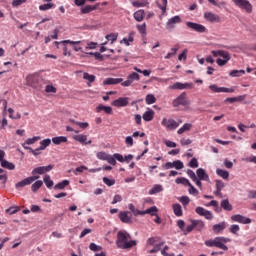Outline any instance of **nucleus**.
<instances>
[{
  "mask_svg": "<svg viewBox=\"0 0 256 256\" xmlns=\"http://www.w3.org/2000/svg\"><path fill=\"white\" fill-rule=\"evenodd\" d=\"M209 89H211L213 93H235V88L219 87L217 84L210 85Z\"/></svg>",
  "mask_w": 256,
  "mask_h": 256,
  "instance_id": "obj_9",
  "label": "nucleus"
},
{
  "mask_svg": "<svg viewBox=\"0 0 256 256\" xmlns=\"http://www.w3.org/2000/svg\"><path fill=\"white\" fill-rule=\"evenodd\" d=\"M96 111L97 113H101V111H104L106 115H113V108H111L110 106H105L103 104L98 105Z\"/></svg>",
  "mask_w": 256,
  "mask_h": 256,
  "instance_id": "obj_22",
  "label": "nucleus"
},
{
  "mask_svg": "<svg viewBox=\"0 0 256 256\" xmlns=\"http://www.w3.org/2000/svg\"><path fill=\"white\" fill-rule=\"evenodd\" d=\"M171 89H179L180 91H183V89H193V83L176 82L172 85Z\"/></svg>",
  "mask_w": 256,
  "mask_h": 256,
  "instance_id": "obj_18",
  "label": "nucleus"
},
{
  "mask_svg": "<svg viewBox=\"0 0 256 256\" xmlns=\"http://www.w3.org/2000/svg\"><path fill=\"white\" fill-rule=\"evenodd\" d=\"M49 145H51V139H49V138L44 139L40 142V149L42 151H45V149H47V147H49Z\"/></svg>",
  "mask_w": 256,
  "mask_h": 256,
  "instance_id": "obj_42",
  "label": "nucleus"
},
{
  "mask_svg": "<svg viewBox=\"0 0 256 256\" xmlns=\"http://www.w3.org/2000/svg\"><path fill=\"white\" fill-rule=\"evenodd\" d=\"M175 182L177 183V185H185V186H188V187H189V185H191V182H189V179L183 178V177L177 178L175 180Z\"/></svg>",
  "mask_w": 256,
  "mask_h": 256,
  "instance_id": "obj_40",
  "label": "nucleus"
},
{
  "mask_svg": "<svg viewBox=\"0 0 256 256\" xmlns=\"http://www.w3.org/2000/svg\"><path fill=\"white\" fill-rule=\"evenodd\" d=\"M26 151H30V153H32V155H34L35 157H37V155H41V149L37 148L35 150H33V148L31 147H25Z\"/></svg>",
  "mask_w": 256,
  "mask_h": 256,
  "instance_id": "obj_52",
  "label": "nucleus"
},
{
  "mask_svg": "<svg viewBox=\"0 0 256 256\" xmlns=\"http://www.w3.org/2000/svg\"><path fill=\"white\" fill-rule=\"evenodd\" d=\"M212 55L213 57H222L225 61H231V54L225 50H213Z\"/></svg>",
  "mask_w": 256,
  "mask_h": 256,
  "instance_id": "obj_16",
  "label": "nucleus"
},
{
  "mask_svg": "<svg viewBox=\"0 0 256 256\" xmlns=\"http://www.w3.org/2000/svg\"><path fill=\"white\" fill-rule=\"evenodd\" d=\"M188 187H189L188 191H189L190 195H194L195 197H197V195H199V190H197V188H195V186L190 184Z\"/></svg>",
  "mask_w": 256,
  "mask_h": 256,
  "instance_id": "obj_54",
  "label": "nucleus"
},
{
  "mask_svg": "<svg viewBox=\"0 0 256 256\" xmlns=\"http://www.w3.org/2000/svg\"><path fill=\"white\" fill-rule=\"evenodd\" d=\"M158 209L156 208V206H152L150 208H148L146 211H144V215H156L155 213H157Z\"/></svg>",
  "mask_w": 256,
  "mask_h": 256,
  "instance_id": "obj_51",
  "label": "nucleus"
},
{
  "mask_svg": "<svg viewBox=\"0 0 256 256\" xmlns=\"http://www.w3.org/2000/svg\"><path fill=\"white\" fill-rule=\"evenodd\" d=\"M44 183H45L46 187H48V189H51V187H53V185H54V182H53V180H51V176H49V175L44 176Z\"/></svg>",
  "mask_w": 256,
  "mask_h": 256,
  "instance_id": "obj_44",
  "label": "nucleus"
},
{
  "mask_svg": "<svg viewBox=\"0 0 256 256\" xmlns=\"http://www.w3.org/2000/svg\"><path fill=\"white\" fill-rule=\"evenodd\" d=\"M83 79H85L86 81H89V83H93V82H95L96 77H95V75H91L87 72H84Z\"/></svg>",
  "mask_w": 256,
  "mask_h": 256,
  "instance_id": "obj_47",
  "label": "nucleus"
},
{
  "mask_svg": "<svg viewBox=\"0 0 256 256\" xmlns=\"http://www.w3.org/2000/svg\"><path fill=\"white\" fill-rule=\"evenodd\" d=\"M41 187H43V181L38 180L34 184H32L31 190L33 191V193H37V191H39Z\"/></svg>",
  "mask_w": 256,
  "mask_h": 256,
  "instance_id": "obj_36",
  "label": "nucleus"
},
{
  "mask_svg": "<svg viewBox=\"0 0 256 256\" xmlns=\"http://www.w3.org/2000/svg\"><path fill=\"white\" fill-rule=\"evenodd\" d=\"M108 157H109V154H107L106 152L97 153V158L100 159L101 161H107Z\"/></svg>",
  "mask_w": 256,
  "mask_h": 256,
  "instance_id": "obj_55",
  "label": "nucleus"
},
{
  "mask_svg": "<svg viewBox=\"0 0 256 256\" xmlns=\"http://www.w3.org/2000/svg\"><path fill=\"white\" fill-rule=\"evenodd\" d=\"M191 127H193V125H191L189 123H185L180 129H178V131H177L178 135H183V133H185V131H190Z\"/></svg>",
  "mask_w": 256,
  "mask_h": 256,
  "instance_id": "obj_37",
  "label": "nucleus"
},
{
  "mask_svg": "<svg viewBox=\"0 0 256 256\" xmlns=\"http://www.w3.org/2000/svg\"><path fill=\"white\" fill-rule=\"evenodd\" d=\"M177 51H179V45H176L174 48H171V52H169L165 56V59H171V57L177 55Z\"/></svg>",
  "mask_w": 256,
  "mask_h": 256,
  "instance_id": "obj_45",
  "label": "nucleus"
},
{
  "mask_svg": "<svg viewBox=\"0 0 256 256\" xmlns=\"http://www.w3.org/2000/svg\"><path fill=\"white\" fill-rule=\"evenodd\" d=\"M173 211L176 217H181L183 215V208H181V204H174Z\"/></svg>",
  "mask_w": 256,
  "mask_h": 256,
  "instance_id": "obj_35",
  "label": "nucleus"
},
{
  "mask_svg": "<svg viewBox=\"0 0 256 256\" xmlns=\"http://www.w3.org/2000/svg\"><path fill=\"white\" fill-rule=\"evenodd\" d=\"M204 19L209 23H221V17L213 12H205Z\"/></svg>",
  "mask_w": 256,
  "mask_h": 256,
  "instance_id": "obj_12",
  "label": "nucleus"
},
{
  "mask_svg": "<svg viewBox=\"0 0 256 256\" xmlns=\"http://www.w3.org/2000/svg\"><path fill=\"white\" fill-rule=\"evenodd\" d=\"M52 7H55V4L53 3H47L39 6L40 11H49V9H52Z\"/></svg>",
  "mask_w": 256,
  "mask_h": 256,
  "instance_id": "obj_48",
  "label": "nucleus"
},
{
  "mask_svg": "<svg viewBox=\"0 0 256 256\" xmlns=\"http://www.w3.org/2000/svg\"><path fill=\"white\" fill-rule=\"evenodd\" d=\"M225 243H229V239L225 237H216V247L218 249H222L223 251H229V247L225 245Z\"/></svg>",
  "mask_w": 256,
  "mask_h": 256,
  "instance_id": "obj_13",
  "label": "nucleus"
},
{
  "mask_svg": "<svg viewBox=\"0 0 256 256\" xmlns=\"http://www.w3.org/2000/svg\"><path fill=\"white\" fill-rule=\"evenodd\" d=\"M231 221L234 223H241L242 225H249L251 223V218L245 217L241 214H235L231 216Z\"/></svg>",
  "mask_w": 256,
  "mask_h": 256,
  "instance_id": "obj_8",
  "label": "nucleus"
},
{
  "mask_svg": "<svg viewBox=\"0 0 256 256\" xmlns=\"http://www.w3.org/2000/svg\"><path fill=\"white\" fill-rule=\"evenodd\" d=\"M41 139L40 136H34L33 138H28L26 141H25V144L26 145H33L34 143H37V141H39Z\"/></svg>",
  "mask_w": 256,
  "mask_h": 256,
  "instance_id": "obj_49",
  "label": "nucleus"
},
{
  "mask_svg": "<svg viewBox=\"0 0 256 256\" xmlns=\"http://www.w3.org/2000/svg\"><path fill=\"white\" fill-rule=\"evenodd\" d=\"M189 167L192 169H197L199 167V162L197 161V158H192L189 162Z\"/></svg>",
  "mask_w": 256,
  "mask_h": 256,
  "instance_id": "obj_59",
  "label": "nucleus"
},
{
  "mask_svg": "<svg viewBox=\"0 0 256 256\" xmlns=\"http://www.w3.org/2000/svg\"><path fill=\"white\" fill-rule=\"evenodd\" d=\"M232 2L242 11H245L248 14L253 13V5L251 2H249V0H232Z\"/></svg>",
  "mask_w": 256,
  "mask_h": 256,
  "instance_id": "obj_5",
  "label": "nucleus"
},
{
  "mask_svg": "<svg viewBox=\"0 0 256 256\" xmlns=\"http://www.w3.org/2000/svg\"><path fill=\"white\" fill-rule=\"evenodd\" d=\"M103 183H105V185H107L108 187H113V185H115V179H109L107 177H104Z\"/></svg>",
  "mask_w": 256,
  "mask_h": 256,
  "instance_id": "obj_57",
  "label": "nucleus"
},
{
  "mask_svg": "<svg viewBox=\"0 0 256 256\" xmlns=\"http://www.w3.org/2000/svg\"><path fill=\"white\" fill-rule=\"evenodd\" d=\"M190 222L193 223V227L196 231H203V229H205V222H203V220H190Z\"/></svg>",
  "mask_w": 256,
  "mask_h": 256,
  "instance_id": "obj_26",
  "label": "nucleus"
},
{
  "mask_svg": "<svg viewBox=\"0 0 256 256\" xmlns=\"http://www.w3.org/2000/svg\"><path fill=\"white\" fill-rule=\"evenodd\" d=\"M53 165L48 166H40L37 168H34L32 170V176L27 177L15 184V189H23V187H27V185H31L34 183V181H37L39 179V175H45V173H49V171H52Z\"/></svg>",
  "mask_w": 256,
  "mask_h": 256,
  "instance_id": "obj_1",
  "label": "nucleus"
},
{
  "mask_svg": "<svg viewBox=\"0 0 256 256\" xmlns=\"http://www.w3.org/2000/svg\"><path fill=\"white\" fill-rule=\"evenodd\" d=\"M46 93H57V88L53 85H47L45 88Z\"/></svg>",
  "mask_w": 256,
  "mask_h": 256,
  "instance_id": "obj_63",
  "label": "nucleus"
},
{
  "mask_svg": "<svg viewBox=\"0 0 256 256\" xmlns=\"http://www.w3.org/2000/svg\"><path fill=\"white\" fill-rule=\"evenodd\" d=\"M208 2H210L211 5H214V7H219V8L225 7L227 5V3L223 2V1L218 3V2H216V0H208Z\"/></svg>",
  "mask_w": 256,
  "mask_h": 256,
  "instance_id": "obj_58",
  "label": "nucleus"
},
{
  "mask_svg": "<svg viewBox=\"0 0 256 256\" xmlns=\"http://www.w3.org/2000/svg\"><path fill=\"white\" fill-rule=\"evenodd\" d=\"M206 247H216V238L205 241Z\"/></svg>",
  "mask_w": 256,
  "mask_h": 256,
  "instance_id": "obj_62",
  "label": "nucleus"
},
{
  "mask_svg": "<svg viewBox=\"0 0 256 256\" xmlns=\"http://www.w3.org/2000/svg\"><path fill=\"white\" fill-rule=\"evenodd\" d=\"M89 249H90V251L97 252V251H101V249H103V248L101 246H98L95 243H90Z\"/></svg>",
  "mask_w": 256,
  "mask_h": 256,
  "instance_id": "obj_61",
  "label": "nucleus"
},
{
  "mask_svg": "<svg viewBox=\"0 0 256 256\" xmlns=\"http://www.w3.org/2000/svg\"><path fill=\"white\" fill-rule=\"evenodd\" d=\"M216 173L219 177H222V179H229V172L227 170L217 169Z\"/></svg>",
  "mask_w": 256,
  "mask_h": 256,
  "instance_id": "obj_41",
  "label": "nucleus"
},
{
  "mask_svg": "<svg viewBox=\"0 0 256 256\" xmlns=\"http://www.w3.org/2000/svg\"><path fill=\"white\" fill-rule=\"evenodd\" d=\"M60 43H62V45H64L63 54L65 56H67V55L71 56V52L67 51V47L65 45H79V43H81V41L63 40Z\"/></svg>",
  "mask_w": 256,
  "mask_h": 256,
  "instance_id": "obj_21",
  "label": "nucleus"
},
{
  "mask_svg": "<svg viewBox=\"0 0 256 256\" xmlns=\"http://www.w3.org/2000/svg\"><path fill=\"white\" fill-rule=\"evenodd\" d=\"M145 101L147 105H153V103H157V98L153 94H148L146 95Z\"/></svg>",
  "mask_w": 256,
  "mask_h": 256,
  "instance_id": "obj_39",
  "label": "nucleus"
},
{
  "mask_svg": "<svg viewBox=\"0 0 256 256\" xmlns=\"http://www.w3.org/2000/svg\"><path fill=\"white\" fill-rule=\"evenodd\" d=\"M248 199H256V190L248 191Z\"/></svg>",
  "mask_w": 256,
  "mask_h": 256,
  "instance_id": "obj_64",
  "label": "nucleus"
},
{
  "mask_svg": "<svg viewBox=\"0 0 256 256\" xmlns=\"http://www.w3.org/2000/svg\"><path fill=\"white\" fill-rule=\"evenodd\" d=\"M97 7H99V4H96L94 6L87 5V6L81 8V13L82 14L91 13V11H95L97 9Z\"/></svg>",
  "mask_w": 256,
  "mask_h": 256,
  "instance_id": "obj_30",
  "label": "nucleus"
},
{
  "mask_svg": "<svg viewBox=\"0 0 256 256\" xmlns=\"http://www.w3.org/2000/svg\"><path fill=\"white\" fill-rule=\"evenodd\" d=\"M118 34L117 33H111L106 35L107 41H111V44L115 43L117 41Z\"/></svg>",
  "mask_w": 256,
  "mask_h": 256,
  "instance_id": "obj_50",
  "label": "nucleus"
},
{
  "mask_svg": "<svg viewBox=\"0 0 256 256\" xmlns=\"http://www.w3.org/2000/svg\"><path fill=\"white\" fill-rule=\"evenodd\" d=\"M227 228V223L221 222L219 224H215L212 226V231L215 233V235H219V233H223L225 229Z\"/></svg>",
  "mask_w": 256,
  "mask_h": 256,
  "instance_id": "obj_19",
  "label": "nucleus"
},
{
  "mask_svg": "<svg viewBox=\"0 0 256 256\" xmlns=\"http://www.w3.org/2000/svg\"><path fill=\"white\" fill-rule=\"evenodd\" d=\"M225 243H229V239L225 237H216V247L218 249H222L223 251H229V247L225 245Z\"/></svg>",
  "mask_w": 256,
  "mask_h": 256,
  "instance_id": "obj_14",
  "label": "nucleus"
},
{
  "mask_svg": "<svg viewBox=\"0 0 256 256\" xmlns=\"http://www.w3.org/2000/svg\"><path fill=\"white\" fill-rule=\"evenodd\" d=\"M114 107H127L129 105V97H120L112 102Z\"/></svg>",
  "mask_w": 256,
  "mask_h": 256,
  "instance_id": "obj_17",
  "label": "nucleus"
},
{
  "mask_svg": "<svg viewBox=\"0 0 256 256\" xmlns=\"http://www.w3.org/2000/svg\"><path fill=\"white\" fill-rule=\"evenodd\" d=\"M41 81L42 78L39 74H30L26 78V84L34 89H39V87H41Z\"/></svg>",
  "mask_w": 256,
  "mask_h": 256,
  "instance_id": "obj_4",
  "label": "nucleus"
},
{
  "mask_svg": "<svg viewBox=\"0 0 256 256\" xmlns=\"http://www.w3.org/2000/svg\"><path fill=\"white\" fill-rule=\"evenodd\" d=\"M74 141H78V143H81L82 145H91L92 141H87V135L78 134L73 136Z\"/></svg>",
  "mask_w": 256,
  "mask_h": 256,
  "instance_id": "obj_20",
  "label": "nucleus"
},
{
  "mask_svg": "<svg viewBox=\"0 0 256 256\" xmlns=\"http://www.w3.org/2000/svg\"><path fill=\"white\" fill-rule=\"evenodd\" d=\"M229 75L230 77H241V75H245V70H232Z\"/></svg>",
  "mask_w": 256,
  "mask_h": 256,
  "instance_id": "obj_46",
  "label": "nucleus"
},
{
  "mask_svg": "<svg viewBox=\"0 0 256 256\" xmlns=\"http://www.w3.org/2000/svg\"><path fill=\"white\" fill-rule=\"evenodd\" d=\"M52 143H54V145H61V143H67V137L66 136L53 137Z\"/></svg>",
  "mask_w": 256,
  "mask_h": 256,
  "instance_id": "obj_28",
  "label": "nucleus"
},
{
  "mask_svg": "<svg viewBox=\"0 0 256 256\" xmlns=\"http://www.w3.org/2000/svg\"><path fill=\"white\" fill-rule=\"evenodd\" d=\"M134 19L135 21H138V23H141L143 19H145V10L140 9L134 13Z\"/></svg>",
  "mask_w": 256,
  "mask_h": 256,
  "instance_id": "obj_27",
  "label": "nucleus"
},
{
  "mask_svg": "<svg viewBox=\"0 0 256 256\" xmlns=\"http://www.w3.org/2000/svg\"><path fill=\"white\" fill-rule=\"evenodd\" d=\"M136 27L141 35H147V24L146 23H143L142 25L138 24Z\"/></svg>",
  "mask_w": 256,
  "mask_h": 256,
  "instance_id": "obj_43",
  "label": "nucleus"
},
{
  "mask_svg": "<svg viewBox=\"0 0 256 256\" xmlns=\"http://www.w3.org/2000/svg\"><path fill=\"white\" fill-rule=\"evenodd\" d=\"M179 201L186 207V205L191 202V199H189V196H182Z\"/></svg>",
  "mask_w": 256,
  "mask_h": 256,
  "instance_id": "obj_60",
  "label": "nucleus"
},
{
  "mask_svg": "<svg viewBox=\"0 0 256 256\" xmlns=\"http://www.w3.org/2000/svg\"><path fill=\"white\" fill-rule=\"evenodd\" d=\"M186 26L188 27V29L196 31V33H207V27L203 26V24H198L195 22H186Z\"/></svg>",
  "mask_w": 256,
  "mask_h": 256,
  "instance_id": "obj_7",
  "label": "nucleus"
},
{
  "mask_svg": "<svg viewBox=\"0 0 256 256\" xmlns=\"http://www.w3.org/2000/svg\"><path fill=\"white\" fill-rule=\"evenodd\" d=\"M69 186V180H63L62 182H59L54 186V189H59L60 191H63L65 187Z\"/></svg>",
  "mask_w": 256,
  "mask_h": 256,
  "instance_id": "obj_38",
  "label": "nucleus"
},
{
  "mask_svg": "<svg viewBox=\"0 0 256 256\" xmlns=\"http://www.w3.org/2000/svg\"><path fill=\"white\" fill-rule=\"evenodd\" d=\"M131 4L133 5V7H147V5H149V2H147L146 0H130Z\"/></svg>",
  "mask_w": 256,
  "mask_h": 256,
  "instance_id": "obj_33",
  "label": "nucleus"
},
{
  "mask_svg": "<svg viewBox=\"0 0 256 256\" xmlns=\"http://www.w3.org/2000/svg\"><path fill=\"white\" fill-rule=\"evenodd\" d=\"M161 125L165 127L168 131H175L177 127H179V122L173 120V119H167L163 118Z\"/></svg>",
  "mask_w": 256,
  "mask_h": 256,
  "instance_id": "obj_6",
  "label": "nucleus"
},
{
  "mask_svg": "<svg viewBox=\"0 0 256 256\" xmlns=\"http://www.w3.org/2000/svg\"><path fill=\"white\" fill-rule=\"evenodd\" d=\"M172 165H173V168L177 170H181L184 167L183 162H181L180 160H176L172 162Z\"/></svg>",
  "mask_w": 256,
  "mask_h": 256,
  "instance_id": "obj_53",
  "label": "nucleus"
},
{
  "mask_svg": "<svg viewBox=\"0 0 256 256\" xmlns=\"http://www.w3.org/2000/svg\"><path fill=\"white\" fill-rule=\"evenodd\" d=\"M221 207H222V209H224V211H233V205H231V203H229L228 199L221 201Z\"/></svg>",
  "mask_w": 256,
  "mask_h": 256,
  "instance_id": "obj_31",
  "label": "nucleus"
},
{
  "mask_svg": "<svg viewBox=\"0 0 256 256\" xmlns=\"http://www.w3.org/2000/svg\"><path fill=\"white\" fill-rule=\"evenodd\" d=\"M177 23H181L180 16H174V17L168 19V21L166 23V29H168V31H171V29H175V25H177Z\"/></svg>",
  "mask_w": 256,
  "mask_h": 256,
  "instance_id": "obj_15",
  "label": "nucleus"
},
{
  "mask_svg": "<svg viewBox=\"0 0 256 256\" xmlns=\"http://www.w3.org/2000/svg\"><path fill=\"white\" fill-rule=\"evenodd\" d=\"M119 83H123V78H106L103 81V85H119Z\"/></svg>",
  "mask_w": 256,
  "mask_h": 256,
  "instance_id": "obj_24",
  "label": "nucleus"
},
{
  "mask_svg": "<svg viewBox=\"0 0 256 256\" xmlns=\"http://www.w3.org/2000/svg\"><path fill=\"white\" fill-rule=\"evenodd\" d=\"M197 215H200L201 217H205V219H207L208 221H211V219H213V212L206 210L205 208L198 206L195 209Z\"/></svg>",
  "mask_w": 256,
  "mask_h": 256,
  "instance_id": "obj_10",
  "label": "nucleus"
},
{
  "mask_svg": "<svg viewBox=\"0 0 256 256\" xmlns=\"http://www.w3.org/2000/svg\"><path fill=\"white\" fill-rule=\"evenodd\" d=\"M141 79V76L137 72H132L126 81L122 82V87H131L133 84V81H139Z\"/></svg>",
  "mask_w": 256,
  "mask_h": 256,
  "instance_id": "obj_11",
  "label": "nucleus"
},
{
  "mask_svg": "<svg viewBox=\"0 0 256 256\" xmlns=\"http://www.w3.org/2000/svg\"><path fill=\"white\" fill-rule=\"evenodd\" d=\"M163 191V186L159 184H155L152 189L149 191V195H155L157 193H161Z\"/></svg>",
  "mask_w": 256,
  "mask_h": 256,
  "instance_id": "obj_34",
  "label": "nucleus"
},
{
  "mask_svg": "<svg viewBox=\"0 0 256 256\" xmlns=\"http://www.w3.org/2000/svg\"><path fill=\"white\" fill-rule=\"evenodd\" d=\"M116 245L118 249H132L137 245V241L131 240V235L127 231L117 233Z\"/></svg>",
  "mask_w": 256,
  "mask_h": 256,
  "instance_id": "obj_2",
  "label": "nucleus"
},
{
  "mask_svg": "<svg viewBox=\"0 0 256 256\" xmlns=\"http://www.w3.org/2000/svg\"><path fill=\"white\" fill-rule=\"evenodd\" d=\"M119 219L122 223H132L131 215H129V212L127 211H121L119 213Z\"/></svg>",
  "mask_w": 256,
  "mask_h": 256,
  "instance_id": "obj_23",
  "label": "nucleus"
},
{
  "mask_svg": "<svg viewBox=\"0 0 256 256\" xmlns=\"http://www.w3.org/2000/svg\"><path fill=\"white\" fill-rule=\"evenodd\" d=\"M191 101L187 98V92H182L178 97L172 101V106L177 107H189Z\"/></svg>",
  "mask_w": 256,
  "mask_h": 256,
  "instance_id": "obj_3",
  "label": "nucleus"
},
{
  "mask_svg": "<svg viewBox=\"0 0 256 256\" xmlns=\"http://www.w3.org/2000/svg\"><path fill=\"white\" fill-rule=\"evenodd\" d=\"M196 174L200 181H209V175L207 174V172H205L203 168H199L196 171Z\"/></svg>",
  "mask_w": 256,
  "mask_h": 256,
  "instance_id": "obj_25",
  "label": "nucleus"
},
{
  "mask_svg": "<svg viewBox=\"0 0 256 256\" xmlns=\"http://www.w3.org/2000/svg\"><path fill=\"white\" fill-rule=\"evenodd\" d=\"M239 225H237V224H233V225H231L230 226V228H229V231H230V233H232L233 235H237V233H239Z\"/></svg>",
  "mask_w": 256,
  "mask_h": 256,
  "instance_id": "obj_56",
  "label": "nucleus"
},
{
  "mask_svg": "<svg viewBox=\"0 0 256 256\" xmlns=\"http://www.w3.org/2000/svg\"><path fill=\"white\" fill-rule=\"evenodd\" d=\"M153 117H155V111L148 110L143 114L142 119H144V121H153Z\"/></svg>",
  "mask_w": 256,
  "mask_h": 256,
  "instance_id": "obj_29",
  "label": "nucleus"
},
{
  "mask_svg": "<svg viewBox=\"0 0 256 256\" xmlns=\"http://www.w3.org/2000/svg\"><path fill=\"white\" fill-rule=\"evenodd\" d=\"M1 167H3L4 169H9V171L15 170V164H13L7 160L1 161Z\"/></svg>",
  "mask_w": 256,
  "mask_h": 256,
  "instance_id": "obj_32",
  "label": "nucleus"
}]
</instances>
